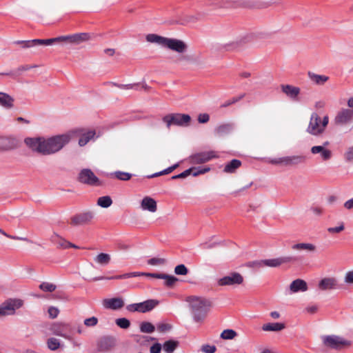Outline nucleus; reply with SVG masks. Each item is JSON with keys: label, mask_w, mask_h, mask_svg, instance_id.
Here are the masks:
<instances>
[{"label": "nucleus", "mask_w": 353, "mask_h": 353, "mask_svg": "<svg viewBox=\"0 0 353 353\" xmlns=\"http://www.w3.org/2000/svg\"><path fill=\"white\" fill-rule=\"evenodd\" d=\"M74 132H70L50 137H28L24 143L32 151L43 155H51L59 152L73 137Z\"/></svg>", "instance_id": "1"}, {"label": "nucleus", "mask_w": 353, "mask_h": 353, "mask_svg": "<svg viewBox=\"0 0 353 353\" xmlns=\"http://www.w3.org/2000/svg\"><path fill=\"white\" fill-rule=\"evenodd\" d=\"M157 305V301L150 299L141 303L128 305L126 308L130 312H139L145 313L151 311Z\"/></svg>", "instance_id": "12"}, {"label": "nucleus", "mask_w": 353, "mask_h": 353, "mask_svg": "<svg viewBox=\"0 0 353 353\" xmlns=\"http://www.w3.org/2000/svg\"><path fill=\"white\" fill-rule=\"evenodd\" d=\"M141 208L143 210L154 213L157 210V201L150 196H145L141 201Z\"/></svg>", "instance_id": "22"}, {"label": "nucleus", "mask_w": 353, "mask_h": 353, "mask_svg": "<svg viewBox=\"0 0 353 353\" xmlns=\"http://www.w3.org/2000/svg\"><path fill=\"white\" fill-rule=\"evenodd\" d=\"M292 249L296 251L305 250L310 252H314L316 251V246L310 243H299L294 244L292 246Z\"/></svg>", "instance_id": "31"}, {"label": "nucleus", "mask_w": 353, "mask_h": 353, "mask_svg": "<svg viewBox=\"0 0 353 353\" xmlns=\"http://www.w3.org/2000/svg\"><path fill=\"white\" fill-rule=\"evenodd\" d=\"M237 336V333L231 329L223 330L221 334V338L225 340H231Z\"/></svg>", "instance_id": "40"}, {"label": "nucleus", "mask_w": 353, "mask_h": 353, "mask_svg": "<svg viewBox=\"0 0 353 353\" xmlns=\"http://www.w3.org/2000/svg\"><path fill=\"white\" fill-rule=\"evenodd\" d=\"M241 165V162L237 159H233L225 165L223 171L226 173H234Z\"/></svg>", "instance_id": "33"}, {"label": "nucleus", "mask_w": 353, "mask_h": 353, "mask_svg": "<svg viewBox=\"0 0 353 353\" xmlns=\"http://www.w3.org/2000/svg\"><path fill=\"white\" fill-rule=\"evenodd\" d=\"M325 106V102L324 101H318L315 103L314 107L317 110L323 109Z\"/></svg>", "instance_id": "63"}, {"label": "nucleus", "mask_w": 353, "mask_h": 353, "mask_svg": "<svg viewBox=\"0 0 353 353\" xmlns=\"http://www.w3.org/2000/svg\"><path fill=\"white\" fill-rule=\"evenodd\" d=\"M210 119V117L208 114L206 113H203V114H200L198 117V121L200 123H207Z\"/></svg>", "instance_id": "56"}, {"label": "nucleus", "mask_w": 353, "mask_h": 353, "mask_svg": "<svg viewBox=\"0 0 353 353\" xmlns=\"http://www.w3.org/2000/svg\"><path fill=\"white\" fill-rule=\"evenodd\" d=\"M112 203V199L109 196L99 197L97 200V204L102 208H108Z\"/></svg>", "instance_id": "38"}, {"label": "nucleus", "mask_w": 353, "mask_h": 353, "mask_svg": "<svg viewBox=\"0 0 353 353\" xmlns=\"http://www.w3.org/2000/svg\"><path fill=\"white\" fill-rule=\"evenodd\" d=\"M48 347L52 351L58 350L61 347L60 341L54 337H50L46 342Z\"/></svg>", "instance_id": "36"}, {"label": "nucleus", "mask_w": 353, "mask_h": 353, "mask_svg": "<svg viewBox=\"0 0 353 353\" xmlns=\"http://www.w3.org/2000/svg\"><path fill=\"white\" fill-rule=\"evenodd\" d=\"M94 216V212L92 211L80 213L71 218L70 223L75 226L88 224L92 221Z\"/></svg>", "instance_id": "14"}, {"label": "nucleus", "mask_w": 353, "mask_h": 353, "mask_svg": "<svg viewBox=\"0 0 353 353\" xmlns=\"http://www.w3.org/2000/svg\"><path fill=\"white\" fill-rule=\"evenodd\" d=\"M95 135V131L88 130L81 134V137L79 140V146L82 147L85 145L91 139L94 138Z\"/></svg>", "instance_id": "32"}, {"label": "nucleus", "mask_w": 353, "mask_h": 353, "mask_svg": "<svg viewBox=\"0 0 353 353\" xmlns=\"http://www.w3.org/2000/svg\"><path fill=\"white\" fill-rule=\"evenodd\" d=\"M145 39L149 43H157L178 53L179 56L174 61L175 63H179L188 60L187 56L183 55L188 50V45L185 41L177 39L164 37L156 34H149Z\"/></svg>", "instance_id": "2"}, {"label": "nucleus", "mask_w": 353, "mask_h": 353, "mask_svg": "<svg viewBox=\"0 0 353 353\" xmlns=\"http://www.w3.org/2000/svg\"><path fill=\"white\" fill-rule=\"evenodd\" d=\"M59 39L60 41L79 44L83 41L89 40L90 36L87 33H79L69 36L59 37Z\"/></svg>", "instance_id": "20"}, {"label": "nucleus", "mask_w": 353, "mask_h": 353, "mask_svg": "<svg viewBox=\"0 0 353 353\" xmlns=\"http://www.w3.org/2000/svg\"><path fill=\"white\" fill-rule=\"evenodd\" d=\"M344 207L347 210L353 209V197L344 203Z\"/></svg>", "instance_id": "62"}, {"label": "nucleus", "mask_w": 353, "mask_h": 353, "mask_svg": "<svg viewBox=\"0 0 353 353\" xmlns=\"http://www.w3.org/2000/svg\"><path fill=\"white\" fill-rule=\"evenodd\" d=\"M216 157L214 152L209 151L194 154L190 157L189 159L191 163L200 164L208 162Z\"/></svg>", "instance_id": "15"}, {"label": "nucleus", "mask_w": 353, "mask_h": 353, "mask_svg": "<svg viewBox=\"0 0 353 353\" xmlns=\"http://www.w3.org/2000/svg\"><path fill=\"white\" fill-rule=\"evenodd\" d=\"M161 350V345L160 343H155L150 347V353H160Z\"/></svg>", "instance_id": "57"}, {"label": "nucleus", "mask_w": 353, "mask_h": 353, "mask_svg": "<svg viewBox=\"0 0 353 353\" xmlns=\"http://www.w3.org/2000/svg\"><path fill=\"white\" fill-rule=\"evenodd\" d=\"M110 255L106 253H100L94 258V261L101 265H108L110 262Z\"/></svg>", "instance_id": "34"}, {"label": "nucleus", "mask_w": 353, "mask_h": 353, "mask_svg": "<svg viewBox=\"0 0 353 353\" xmlns=\"http://www.w3.org/2000/svg\"><path fill=\"white\" fill-rule=\"evenodd\" d=\"M305 311L310 314H314L318 311V306L316 305H308L305 307Z\"/></svg>", "instance_id": "59"}, {"label": "nucleus", "mask_w": 353, "mask_h": 353, "mask_svg": "<svg viewBox=\"0 0 353 353\" xmlns=\"http://www.w3.org/2000/svg\"><path fill=\"white\" fill-rule=\"evenodd\" d=\"M201 350L204 353H214L216 351L215 345L204 344L201 347Z\"/></svg>", "instance_id": "50"}, {"label": "nucleus", "mask_w": 353, "mask_h": 353, "mask_svg": "<svg viewBox=\"0 0 353 353\" xmlns=\"http://www.w3.org/2000/svg\"><path fill=\"white\" fill-rule=\"evenodd\" d=\"M285 328V325L283 323H268L262 326V330L264 332H279Z\"/></svg>", "instance_id": "30"}, {"label": "nucleus", "mask_w": 353, "mask_h": 353, "mask_svg": "<svg viewBox=\"0 0 353 353\" xmlns=\"http://www.w3.org/2000/svg\"><path fill=\"white\" fill-rule=\"evenodd\" d=\"M290 290L292 293L305 292L307 290V284L305 281L297 279L291 283Z\"/></svg>", "instance_id": "26"}, {"label": "nucleus", "mask_w": 353, "mask_h": 353, "mask_svg": "<svg viewBox=\"0 0 353 353\" xmlns=\"http://www.w3.org/2000/svg\"><path fill=\"white\" fill-rule=\"evenodd\" d=\"M340 287L339 279L332 276L323 277L317 284L318 290L321 292L336 290Z\"/></svg>", "instance_id": "8"}, {"label": "nucleus", "mask_w": 353, "mask_h": 353, "mask_svg": "<svg viewBox=\"0 0 353 353\" xmlns=\"http://www.w3.org/2000/svg\"><path fill=\"white\" fill-rule=\"evenodd\" d=\"M22 305L21 299H9L0 305V316L12 315Z\"/></svg>", "instance_id": "9"}, {"label": "nucleus", "mask_w": 353, "mask_h": 353, "mask_svg": "<svg viewBox=\"0 0 353 353\" xmlns=\"http://www.w3.org/2000/svg\"><path fill=\"white\" fill-rule=\"evenodd\" d=\"M115 178L121 181H128L131 179L132 174L128 172L117 171L112 174Z\"/></svg>", "instance_id": "44"}, {"label": "nucleus", "mask_w": 353, "mask_h": 353, "mask_svg": "<svg viewBox=\"0 0 353 353\" xmlns=\"http://www.w3.org/2000/svg\"><path fill=\"white\" fill-rule=\"evenodd\" d=\"M232 129V125L231 124L227 123L221 125L216 129L217 134H223L224 133L229 132Z\"/></svg>", "instance_id": "45"}, {"label": "nucleus", "mask_w": 353, "mask_h": 353, "mask_svg": "<svg viewBox=\"0 0 353 353\" xmlns=\"http://www.w3.org/2000/svg\"><path fill=\"white\" fill-rule=\"evenodd\" d=\"M353 121V110L342 108L336 114L334 122L336 125L343 126L350 124Z\"/></svg>", "instance_id": "13"}, {"label": "nucleus", "mask_w": 353, "mask_h": 353, "mask_svg": "<svg viewBox=\"0 0 353 353\" xmlns=\"http://www.w3.org/2000/svg\"><path fill=\"white\" fill-rule=\"evenodd\" d=\"M281 88L287 97L293 100H296L301 92V89L299 87L292 85H281Z\"/></svg>", "instance_id": "23"}, {"label": "nucleus", "mask_w": 353, "mask_h": 353, "mask_svg": "<svg viewBox=\"0 0 353 353\" xmlns=\"http://www.w3.org/2000/svg\"><path fill=\"white\" fill-rule=\"evenodd\" d=\"M112 346V341L109 339H103L99 343V350L100 351H107Z\"/></svg>", "instance_id": "39"}, {"label": "nucleus", "mask_w": 353, "mask_h": 353, "mask_svg": "<svg viewBox=\"0 0 353 353\" xmlns=\"http://www.w3.org/2000/svg\"><path fill=\"white\" fill-rule=\"evenodd\" d=\"M116 324L121 328L127 329L130 325V322L125 318H120L116 320Z\"/></svg>", "instance_id": "46"}, {"label": "nucleus", "mask_w": 353, "mask_h": 353, "mask_svg": "<svg viewBox=\"0 0 353 353\" xmlns=\"http://www.w3.org/2000/svg\"><path fill=\"white\" fill-rule=\"evenodd\" d=\"M188 272V268L183 265H178L174 268V273L177 275H186Z\"/></svg>", "instance_id": "47"}, {"label": "nucleus", "mask_w": 353, "mask_h": 353, "mask_svg": "<svg viewBox=\"0 0 353 353\" xmlns=\"http://www.w3.org/2000/svg\"><path fill=\"white\" fill-rule=\"evenodd\" d=\"M343 281L347 285H353V270L345 272Z\"/></svg>", "instance_id": "48"}, {"label": "nucleus", "mask_w": 353, "mask_h": 353, "mask_svg": "<svg viewBox=\"0 0 353 353\" xmlns=\"http://www.w3.org/2000/svg\"><path fill=\"white\" fill-rule=\"evenodd\" d=\"M344 229H345V225H344V223L342 222L336 227L328 228L327 232L330 234L340 233L341 232L343 231Z\"/></svg>", "instance_id": "49"}, {"label": "nucleus", "mask_w": 353, "mask_h": 353, "mask_svg": "<svg viewBox=\"0 0 353 353\" xmlns=\"http://www.w3.org/2000/svg\"><path fill=\"white\" fill-rule=\"evenodd\" d=\"M288 261L284 258H277L262 260L256 263L259 267L268 266L275 268L281 265V264L287 262Z\"/></svg>", "instance_id": "27"}, {"label": "nucleus", "mask_w": 353, "mask_h": 353, "mask_svg": "<svg viewBox=\"0 0 353 353\" xmlns=\"http://www.w3.org/2000/svg\"><path fill=\"white\" fill-rule=\"evenodd\" d=\"M329 145L328 141H325L323 145H315L311 148V153L312 154H319L321 159L323 161H328L332 157V151L327 148L326 146Z\"/></svg>", "instance_id": "17"}, {"label": "nucleus", "mask_w": 353, "mask_h": 353, "mask_svg": "<svg viewBox=\"0 0 353 353\" xmlns=\"http://www.w3.org/2000/svg\"><path fill=\"white\" fill-rule=\"evenodd\" d=\"M49 330L52 334L61 336L65 339L70 340L71 336L68 333L70 325L64 322H54L49 326Z\"/></svg>", "instance_id": "11"}, {"label": "nucleus", "mask_w": 353, "mask_h": 353, "mask_svg": "<svg viewBox=\"0 0 353 353\" xmlns=\"http://www.w3.org/2000/svg\"><path fill=\"white\" fill-rule=\"evenodd\" d=\"M311 210L312 213L316 216H321L323 214V209L319 207H314Z\"/></svg>", "instance_id": "61"}, {"label": "nucleus", "mask_w": 353, "mask_h": 353, "mask_svg": "<svg viewBox=\"0 0 353 353\" xmlns=\"http://www.w3.org/2000/svg\"><path fill=\"white\" fill-rule=\"evenodd\" d=\"M102 305L105 309L117 310L124 306V301L120 297L105 299L102 301Z\"/></svg>", "instance_id": "19"}, {"label": "nucleus", "mask_w": 353, "mask_h": 353, "mask_svg": "<svg viewBox=\"0 0 353 353\" xmlns=\"http://www.w3.org/2000/svg\"><path fill=\"white\" fill-rule=\"evenodd\" d=\"M140 330L143 333H152L155 327L150 322H143L141 324Z\"/></svg>", "instance_id": "43"}, {"label": "nucleus", "mask_w": 353, "mask_h": 353, "mask_svg": "<svg viewBox=\"0 0 353 353\" xmlns=\"http://www.w3.org/2000/svg\"><path fill=\"white\" fill-rule=\"evenodd\" d=\"M162 119L165 123L167 128H170L172 125L182 127L188 126L191 117L188 114L175 113L167 114Z\"/></svg>", "instance_id": "6"}, {"label": "nucleus", "mask_w": 353, "mask_h": 353, "mask_svg": "<svg viewBox=\"0 0 353 353\" xmlns=\"http://www.w3.org/2000/svg\"><path fill=\"white\" fill-rule=\"evenodd\" d=\"M242 98V97H237V98H233L232 99H230L228 101H226L225 103L221 105V107H227L228 105H230L236 102H237L239 100H240Z\"/></svg>", "instance_id": "60"}, {"label": "nucleus", "mask_w": 353, "mask_h": 353, "mask_svg": "<svg viewBox=\"0 0 353 353\" xmlns=\"http://www.w3.org/2000/svg\"><path fill=\"white\" fill-rule=\"evenodd\" d=\"M345 157L348 161L353 159V147L349 148L348 151L345 154Z\"/></svg>", "instance_id": "64"}, {"label": "nucleus", "mask_w": 353, "mask_h": 353, "mask_svg": "<svg viewBox=\"0 0 353 353\" xmlns=\"http://www.w3.org/2000/svg\"><path fill=\"white\" fill-rule=\"evenodd\" d=\"M179 345L178 341L169 340L163 345V349L166 353H172Z\"/></svg>", "instance_id": "35"}, {"label": "nucleus", "mask_w": 353, "mask_h": 353, "mask_svg": "<svg viewBox=\"0 0 353 353\" xmlns=\"http://www.w3.org/2000/svg\"><path fill=\"white\" fill-rule=\"evenodd\" d=\"M165 260L161 258H152L148 261V263L150 265H160L164 264Z\"/></svg>", "instance_id": "51"}, {"label": "nucleus", "mask_w": 353, "mask_h": 353, "mask_svg": "<svg viewBox=\"0 0 353 353\" xmlns=\"http://www.w3.org/2000/svg\"><path fill=\"white\" fill-rule=\"evenodd\" d=\"M307 76L313 83L319 85L325 84L329 80V77L327 76L318 74L312 72H308Z\"/></svg>", "instance_id": "29"}, {"label": "nucleus", "mask_w": 353, "mask_h": 353, "mask_svg": "<svg viewBox=\"0 0 353 353\" xmlns=\"http://www.w3.org/2000/svg\"><path fill=\"white\" fill-rule=\"evenodd\" d=\"M243 281L244 278L240 273L232 272L219 279L217 283L219 286H234L241 285Z\"/></svg>", "instance_id": "10"}, {"label": "nucleus", "mask_w": 353, "mask_h": 353, "mask_svg": "<svg viewBox=\"0 0 353 353\" xmlns=\"http://www.w3.org/2000/svg\"><path fill=\"white\" fill-rule=\"evenodd\" d=\"M172 326L168 323H159L157 325V330L160 332H166L170 330Z\"/></svg>", "instance_id": "54"}, {"label": "nucleus", "mask_w": 353, "mask_h": 353, "mask_svg": "<svg viewBox=\"0 0 353 353\" xmlns=\"http://www.w3.org/2000/svg\"><path fill=\"white\" fill-rule=\"evenodd\" d=\"M162 274H156V273H144V272H130V273H125L121 275H117L115 276L112 277V279H125L131 277H135V276H150L153 278L159 279V276H161Z\"/></svg>", "instance_id": "25"}, {"label": "nucleus", "mask_w": 353, "mask_h": 353, "mask_svg": "<svg viewBox=\"0 0 353 353\" xmlns=\"http://www.w3.org/2000/svg\"><path fill=\"white\" fill-rule=\"evenodd\" d=\"M59 37L53 38V39H34L32 41H28L26 42H23V48H31L34 46L37 45H46L49 46L54 42L60 41Z\"/></svg>", "instance_id": "24"}, {"label": "nucleus", "mask_w": 353, "mask_h": 353, "mask_svg": "<svg viewBox=\"0 0 353 353\" xmlns=\"http://www.w3.org/2000/svg\"><path fill=\"white\" fill-rule=\"evenodd\" d=\"M193 319L196 323H201L210 311L212 303L210 301L204 297L192 296L187 298Z\"/></svg>", "instance_id": "3"}, {"label": "nucleus", "mask_w": 353, "mask_h": 353, "mask_svg": "<svg viewBox=\"0 0 353 353\" xmlns=\"http://www.w3.org/2000/svg\"><path fill=\"white\" fill-rule=\"evenodd\" d=\"M0 233L2 234L3 235L7 236L8 238L9 239H14V240H20V241H28V239L27 238H24V237H19V236H12V235H10V234H8L7 233H6L3 230H1L0 228Z\"/></svg>", "instance_id": "55"}, {"label": "nucleus", "mask_w": 353, "mask_h": 353, "mask_svg": "<svg viewBox=\"0 0 353 353\" xmlns=\"http://www.w3.org/2000/svg\"><path fill=\"white\" fill-rule=\"evenodd\" d=\"M321 339L323 345L330 349L341 350L351 345L350 341L336 335L323 336Z\"/></svg>", "instance_id": "7"}, {"label": "nucleus", "mask_w": 353, "mask_h": 353, "mask_svg": "<svg viewBox=\"0 0 353 353\" xmlns=\"http://www.w3.org/2000/svg\"><path fill=\"white\" fill-rule=\"evenodd\" d=\"M328 123V115H325L321 119L317 113L313 112L310 119L307 132L314 136L320 135L324 132Z\"/></svg>", "instance_id": "4"}, {"label": "nucleus", "mask_w": 353, "mask_h": 353, "mask_svg": "<svg viewBox=\"0 0 353 353\" xmlns=\"http://www.w3.org/2000/svg\"><path fill=\"white\" fill-rule=\"evenodd\" d=\"M79 180L81 183L89 185H97L99 182L98 178L89 169L81 170L79 175Z\"/></svg>", "instance_id": "18"}, {"label": "nucleus", "mask_w": 353, "mask_h": 353, "mask_svg": "<svg viewBox=\"0 0 353 353\" xmlns=\"http://www.w3.org/2000/svg\"><path fill=\"white\" fill-rule=\"evenodd\" d=\"M48 313L50 318L55 319L59 313V310L56 307L51 306L48 308Z\"/></svg>", "instance_id": "52"}, {"label": "nucleus", "mask_w": 353, "mask_h": 353, "mask_svg": "<svg viewBox=\"0 0 353 353\" xmlns=\"http://www.w3.org/2000/svg\"><path fill=\"white\" fill-rule=\"evenodd\" d=\"M222 45L226 50H232L239 46V41L238 39L225 41Z\"/></svg>", "instance_id": "41"}, {"label": "nucleus", "mask_w": 353, "mask_h": 353, "mask_svg": "<svg viewBox=\"0 0 353 353\" xmlns=\"http://www.w3.org/2000/svg\"><path fill=\"white\" fill-rule=\"evenodd\" d=\"M14 98L7 93L0 92V105L5 109H12L14 107Z\"/></svg>", "instance_id": "28"}, {"label": "nucleus", "mask_w": 353, "mask_h": 353, "mask_svg": "<svg viewBox=\"0 0 353 353\" xmlns=\"http://www.w3.org/2000/svg\"><path fill=\"white\" fill-rule=\"evenodd\" d=\"M159 279L164 280V283L168 287H172L178 281V279L174 276L162 274Z\"/></svg>", "instance_id": "37"}, {"label": "nucleus", "mask_w": 353, "mask_h": 353, "mask_svg": "<svg viewBox=\"0 0 353 353\" xmlns=\"http://www.w3.org/2000/svg\"><path fill=\"white\" fill-rule=\"evenodd\" d=\"M19 141L12 137H0V150L7 151L14 150L19 146Z\"/></svg>", "instance_id": "16"}, {"label": "nucleus", "mask_w": 353, "mask_h": 353, "mask_svg": "<svg viewBox=\"0 0 353 353\" xmlns=\"http://www.w3.org/2000/svg\"><path fill=\"white\" fill-rule=\"evenodd\" d=\"M98 323V319L97 317L92 316L84 320V325L87 327H94Z\"/></svg>", "instance_id": "53"}, {"label": "nucleus", "mask_w": 353, "mask_h": 353, "mask_svg": "<svg viewBox=\"0 0 353 353\" xmlns=\"http://www.w3.org/2000/svg\"><path fill=\"white\" fill-rule=\"evenodd\" d=\"M52 240L54 243H56L59 248H62L61 244L63 243V241H65V239L60 238L57 235L53 236L52 237Z\"/></svg>", "instance_id": "58"}, {"label": "nucleus", "mask_w": 353, "mask_h": 353, "mask_svg": "<svg viewBox=\"0 0 353 353\" xmlns=\"http://www.w3.org/2000/svg\"><path fill=\"white\" fill-rule=\"evenodd\" d=\"M305 161V157L303 155L286 156L279 158H269L268 163L281 166H295Z\"/></svg>", "instance_id": "5"}, {"label": "nucleus", "mask_w": 353, "mask_h": 353, "mask_svg": "<svg viewBox=\"0 0 353 353\" xmlns=\"http://www.w3.org/2000/svg\"><path fill=\"white\" fill-rule=\"evenodd\" d=\"M39 288L43 292H52L57 289V286L52 283L43 282L39 285Z\"/></svg>", "instance_id": "42"}, {"label": "nucleus", "mask_w": 353, "mask_h": 353, "mask_svg": "<svg viewBox=\"0 0 353 353\" xmlns=\"http://www.w3.org/2000/svg\"><path fill=\"white\" fill-rule=\"evenodd\" d=\"M210 170V168H191L183 172L182 173L172 176V179H184L189 175L196 176L199 174H203L208 172Z\"/></svg>", "instance_id": "21"}]
</instances>
